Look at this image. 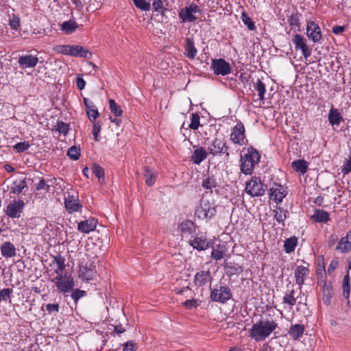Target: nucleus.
<instances>
[{
  "mask_svg": "<svg viewBox=\"0 0 351 351\" xmlns=\"http://www.w3.org/2000/svg\"><path fill=\"white\" fill-rule=\"evenodd\" d=\"M277 327L278 324L274 320L261 319L252 325L249 330V337L257 342L264 341Z\"/></svg>",
  "mask_w": 351,
  "mask_h": 351,
  "instance_id": "obj_1",
  "label": "nucleus"
},
{
  "mask_svg": "<svg viewBox=\"0 0 351 351\" xmlns=\"http://www.w3.org/2000/svg\"><path fill=\"white\" fill-rule=\"evenodd\" d=\"M261 156L258 152L254 147L247 148V153L241 156V171L245 175L252 174L254 167L259 162Z\"/></svg>",
  "mask_w": 351,
  "mask_h": 351,
  "instance_id": "obj_2",
  "label": "nucleus"
},
{
  "mask_svg": "<svg viewBox=\"0 0 351 351\" xmlns=\"http://www.w3.org/2000/svg\"><path fill=\"white\" fill-rule=\"evenodd\" d=\"M52 281L58 290L63 293L71 291L75 285L73 277L68 272L57 275Z\"/></svg>",
  "mask_w": 351,
  "mask_h": 351,
  "instance_id": "obj_3",
  "label": "nucleus"
},
{
  "mask_svg": "<svg viewBox=\"0 0 351 351\" xmlns=\"http://www.w3.org/2000/svg\"><path fill=\"white\" fill-rule=\"evenodd\" d=\"M216 214V208L213 202L202 198L199 206L196 209L195 215L199 219H209Z\"/></svg>",
  "mask_w": 351,
  "mask_h": 351,
  "instance_id": "obj_4",
  "label": "nucleus"
},
{
  "mask_svg": "<svg viewBox=\"0 0 351 351\" xmlns=\"http://www.w3.org/2000/svg\"><path fill=\"white\" fill-rule=\"evenodd\" d=\"M267 186L264 184L260 178L252 177L250 181L246 183L245 191L252 197L262 196L265 194Z\"/></svg>",
  "mask_w": 351,
  "mask_h": 351,
  "instance_id": "obj_5",
  "label": "nucleus"
},
{
  "mask_svg": "<svg viewBox=\"0 0 351 351\" xmlns=\"http://www.w3.org/2000/svg\"><path fill=\"white\" fill-rule=\"evenodd\" d=\"M232 297V293L228 286H219V288L212 289L210 298L214 302L226 303Z\"/></svg>",
  "mask_w": 351,
  "mask_h": 351,
  "instance_id": "obj_6",
  "label": "nucleus"
},
{
  "mask_svg": "<svg viewBox=\"0 0 351 351\" xmlns=\"http://www.w3.org/2000/svg\"><path fill=\"white\" fill-rule=\"evenodd\" d=\"M208 153L213 156L224 154L226 158H229L228 147L222 139L215 138L208 147Z\"/></svg>",
  "mask_w": 351,
  "mask_h": 351,
  "instance_id": "obj_7",
  "label": "nucleus"
},
{
  "mask_svg": "<svg viewBox=\"0 0 351 351\" xmlns=\"http://www.w3.org/2000/svg\"><path fill=\"white\" fill-rule=\"evenodd\" d=\"M213 73L217 75H226L231 73L232 69L229 62L223 58L213 59L210 65Z\"/></svg>",
  "mask_w": 351,
  "mask_h": 351,
  "instance_id": "obj_8",
  "label": "nucleus"
},
{
  "mask_svg": "<svg viewBox=\"0 0 351 351\" xmlns=\"http://www.w3.org/2000/svg\"><path fill=\"white\" fill-rule=\"evenodd\" d=\"M97 274L95 266L93 263L79 265L78 277L83 281L89 282L93 279Z\"/></svg>",
  "mask_w": 351,
  "mask_h": 351,
  "instance_id": "obj_9",
  "label": "nucleus"
},
{
  "mask_svg": "<svg viewBox=\"0 0 351 351\" xmlns=\"http://www.w3.org/2000/svg\"><path fill=\"white\" fill-rule=\"evenodd\" d=\"M230 139L234 144L243 145L245 144V128L241 122L233 128L230 134Z\"/></svg>",
  "mask_w": 351,
  "mask_h": 351,
  "instance_id": "obj_10",
  "label": "nucleus"
},
{
  "mask_svg": "<svg viewBox=\"0 0 351 351\" xmlns=\"http://www.w3.org/2000/svg\"><path fill=\"white\" fill-rule=\"evenodd\" d=\"M199 10L197 5H191L189 7L182 9L179 12V16L182 19L184 23L193 22L197 19L196 13L199 12Z\"/></svg>",
  "mask_w": 351,
  "mask_h": 351,
  "instance_id": "obj_11",
  "label": "nucleus"
},
{
  "mask_svg": "<svg viewBox=\"0 0 351 351\" xmlns=\"http://www.w3.org/2000/svg\"><path fill=\"white\" fill-rule=\"evenodd\" d=\"M292 42L296 50H301L304 57L307 59L311 55V50L306 43L304 37L298 34L294 35Z\"/></svg>",
  "mask_w": 351,
  "mask_h": 351,
  "instance_id": "obj_12",
  "label": "nucleus"
},
{
  "mask_svg": "<svg viewBox=\"0 0 351 351\" xmlns=\"http://www.w3.org/2000/svg\"><path fill=\"white\" fill-rule=\"evenodd\" d=\"M306 34L308 38L314 43H319L322 37L320 27L315 21H310L307 23Z\"/></svg>",
  "mask_w": 351,
  "mask_h": 351,
  "instance_id": "obj_13",
  "label": "nucleus"
},
{
  "mask_svg": "<svg viewBox=\"0 0 351 351\" xmlns=\"http://www.w3.org/2000/svg\"><path fill=\"white\" fill-rule=\"evenodd\" d=\"M287 195V189L280 184H275L270 189V199L277 204L281 203Z\"/></svg>",
  "mask_w": 351,
  "mask_h": 351,
  "instance_id": "obj_14",
  "label": "nucleus"
},
{
  "mask_svg": "<svg viewBox=\"0 0 351 351\" xmlns=\"http://www.w3.org/2000/svg\"><path fill=\"white\" fill-rule=\"evenodd\" d=\"M24 202L19 199L15 201L14 203L8 204L6 208V214L12 218H19L21 216V213L23 211L24 207Z\"/></svg>",
  "mask_w": 351,
  "mask_h": 351,
  "instance_id": "obj_15",
  "label": "nucleus"
},
{
  "mask_svg": "<svg viewBox=\"0 0 351 351\" xmlns=\"http://www.w3.org/2000/svg\"><path fill=\"white\" fill-rule=\"evenodd\" d=\"M189 243L194 249L199 251L205 250L211 245L210 241L204 236L196 237L195 239L189 240Z\"/></svg>",
  "mask_w": 351,
  "mask_h": 351,
  "instance_id": "obj_16",
  "label": "nucleus"
},
{
  "mask_svg": "<svg viewBox=\"0 0 351 351\" xmlns=\"http://www.w3.org/2000/svg\"><path fill=\"white\" fill-rule=\"evenodd\" d=\"M213 280L210 271H200L194 277V283L197 287H202Z\"/></svg>",
  "mask_w": 351,
  "mask_h": 351,
  "instance_id": "obj_17",
  "label": "nucleus"
},
{
  "mask_svg": "<svg viewBox=\"0 0 351 351\" xmlns=\"http://www.w3.org/2000/svg\"><path fill=\"white\" fill-rule=\"evenodd\" d=\"M97 220L95 218H89L80 221L77 224V230L84 233H89L96 228Z\"/></svg>",
  "mask_w": 351,
  "mask_h": 351,
  "instance_id": "obj_18",
  "label": "nucleus"
},
{
  "mask_svg": "<svg viewBox=\"0 0 351 351\" xmlns=\"http://www.w3.org/2000/svg\"><path fill=\"white\" fill-rule=\"evenodd\" d=\"M18 62L22 69L33 68L38 64V58L36 56L25 55L19 57Z\"/></svg>",
  "mask_w": 351,
  "mask_h": 351,
  "instance_id": "obj_19",
  "label": "nucleus"
},
{
  "mask_svg": "<svg viewBox=\"0 0 351 351\" xmlns=\"http://www.w3.org/2000/svg\"><path fill=\"white\" fill-rule=\"evenodd\" d=\"M336 249L342 253H347L351 251V230L346 233L338 242Z\"/></svg>",
  "mask_w": 351,
  "mask_h": 351,
  "instance_id": "obj_20",
  "label": "nucleus"
},
{
  "mask_svg": "<svg viewBox=\"0 0 351 351\" xmlns=\"http://www.w3.org/2000/svg\"><path fill=\"white\" fill-rule=\"evenodd\" d=\"M64 205L66 210L70 213L78 211L82 207L78 199H75L73 195H68V196L65 197Z\"/></svg>",
  "mask_w": 351,
  "mask_h": 351,
  "instance_id": "obj_21",
  "label": "nucleus"
},
{
  "mask_svg": "<svg viewBox=\"0 0 351 351\" xmlns=\"http://www.w3.org/2000/svg\"><path fill=\"white\" fill-rule=\"evenodd\" d=\"M309 274V269L307 267L299 265L295 269L294 275L295 282L301 287L304 282V278Z\"/></svg>",
  "mask_w": 351,
  "mask_h": 351,
  "instance_id": "obj_22",
  "label": "nucleus"
},
{
  "mask_svg": "<svg viewBox=\"0 0 351 351\" xmlns=\"http://www.w3.org/2000/svg\"><path fill=\"white\" fill-rule=\"evenodd\" d=\"M197 51L195 47L194 41L192 38H186L185 39L184 55L190 58L193 59L197 55Z\"/></svg>",
  "mask_w": 351,
  "mask_h": 351,
  "instance_id": "obj_23",
  "label": "nucleus"
},
{
  "mask_svg": "<svg viewBox=\"0 0 351 351\" xmlns=\"http://www.w3.org/2000/svg\"><path fill=\"white\" fill-rule=\"evenodd\" d=\"M208 156L207 151L200 147L194 150L192 156H191V161L193 163L196 165H199L203 160H204Z\"/></svg>",
  "mask_w": 351,
  "mask_h": 351,
  "instance_id": "obj_24",
  "label": "nucleus"
},
{
  "mask_svg": "<svg viewBox=\"0 0 351 351\" xmlns=\"http://www.w3.org/2000/svg\"><path fill=\"white\" fill-rule=\"evenodd\" d=\"M71 56L80 57V58H90L92 56V53L85 47L80 45H71Z\"/></svg>",
  "mask_w": 351,
  "mask_h": 351,
  "instance_id": "obj_25",
  "label": "nucleus"
},
{
  "mask_svg": "<svg viewBox=\"0 0 351 351\" xmlns=\"http://www.w3.org/2000/svg\"><path fill=\"white\" fill-rule=\"evenodd\" d=\"M1 252L3 256L11 258L16 255V248L10 242L6 241L1 244Z\"/></svg>",
  "mask_w": 351,
  "mask_h": 351,
  "instance_id": "obj_26",
  "label": "nucleus"
},
{
  "mask_svg": "<svg viewBox=\"0 0 351 351\" xmlns=\"http://www.w3.org/2000/svg\"><path fill=\"white\" fill-rule=\"evenodd\" d=\"M227 254V248L224 245H217L213 248L211 257L215 261L223 259Z\"/></svg>",
  "mask_w": 351,
  "mask_h": 351,
  "instance_id": "obj_27",
  "label": "nucleus"
},
{
  "mask_svg": "<svg viewBox=\"0 0 351 351\" xmlns=\"http://www.w3.org/2000/svg\"><path fill=\"white\" fill-rule=\"evenodd\" d=\"M322 292V300L324 303L327 306L330 305L333 295V290L331 284L325 282L323 286Z\"/></svg>",
  "mask_w": 351,
  "mask_h": 351,
  "instance_id": "obj_28",
  "label": "nucleus"
},
{
  "mask_svg": "<svg viewBox=\"0 0 351 351\" xmlns=\"http://www.w3.org/2000/svg\"><path fill=\"white\" fill-rule=\"evenodd\" d=\"M343 117L339 110L336 108H331L328 113V121L332 125H339Z\"/></svg>",
  "mask_w": 351,
  "mask_h": 351,
  "instance_id": "obj_29",
  "label": "nucleus"
},
{
  "mask_svg": "<svg viewBox=\"0 0 351 351\" xmlns=\"http://www.w3.org/2000/svg\"><path fill=\"white\" fill-rule=\"evenodd\" d=\"M143 175L147 186H151L154 185L157 176L149 167H145L143 168Z\"/></svg>",
  "mask_w": 351,
  "mask_h": 351,
  "instance_id": "obj_30",
  "label": "nucleus"
},
{
  "mask_svg": "<svg viewBox=\"0 0 351 351\" xmlns=\"http://www.w3.org/2000/svg\"><path fill=\"white\" fill-rule=\"evenodd\" d=\"M283 348L280 345L278 339H273L263 344L261 351H282Z\"/></svg>",
  "mask_w": 351,
  "mask_h": 351,
  "instance_id": "obj_31",
  "label": "nucleus"
},
{
  "mask_svg": "<svg viewBox=\"0 0 351 351\" xmlns=\"http://www.w3.org/2000/svg\"><path fill=\"white\" fill-rule=\"evenodd\" d=\"M65 258L61 255L54 256L53 257V261L51 265L56 264L57 268L54 269V272L58 275L63 274V271L65 269Z\"/></svg>",
  "mask_w": 351,
  "mask_h": 351,
  "instance_id": "obj_32",
  "label": "nucleus"
},
{
  "mask_svg": "<svg viewBox=\"0 0 351 351\" xmlns=\"http://www.w3.org/2000/svg\"><path fill=\"white\" fill-rule=\"evenodd\" d=\"M312 218L318 223H326L330 219L328 213L322 209H317Z\"/></svg>",
  "mask_w": 351,
  "mask_h": 351,
  "instance_id": "obj_33",
  "label": "nucleus"
},
{
  "mask_svg": "<svg viewBox=\"0 0 351 351\" xmlns=\"http://www.w3.org/2000/svg\"><path fill=\"white\" fill-rule=\"evenodd\" d=\"M178 229L182 234L188 235L195 230V226L191 221L185 220L179 225Z\"/></svg>",
  "mask_w": 351,
  "mask_h": 351,
  "instance_id": "obj_34",
  "label": "nucleus"
},
{
  "mask_svg": "<svg viewBox=\"0 0 351 351\" xmlns=\"http://www.w3.org/2000/svg\"><path fill=\"white\" fill-rule=\"evenodd\" d=\"M304 328L301 324H294L290 327L289 334L295 340L301 337L304 333Z\"/></svg>",
  "mask_w": 351,
  "mask_h": 351,
  "instance_id": "obj_35",
  "label": "nucleus"
},
{
  "mask_svg": "<svg viewBox=\"0 0 351 351\" xmlns=\"http://www.w3.org/2000/svg\"><path fill=\"white\" fill-rule=\"evenodd\" d=\"M254 89L258 92L259 97V103L257 106H261L265 99V93L266 91L265 84L260 80L258 79L256 83L254 86Z\"/></svg>",
  "mask_w": 351,
  "mask_h": 351,
  "instance_id": "obj_36",
  "label": "nucleus"
},
{
  "mask_svg": "<svg viewBox=\"0 0 351 351\" xmlns=\"http://www.w3.org/2000/svg\"><path fill=\"white\" fill-rule=\"evenodd\" d=\"M77 28V23L72 20L64 21L61 24V30L66 34L73 33L76 30Z\"/></svg>",
  "mask_w": 351,
  "mask_h": 351,
  "instance_id": "obj_37",
  "label": "nucleus"
},
{
  "mask_svg": "<svg viewBox=\"0 0 351 351\" xmlns=\"http://www.w3.org/2000/svg\"><path fill=\"white\" fill-rule=\"evenodd\" d=\"M291 166L295 171L299 172L302 174L305 173L308 169V164L304 160H294L292 162Z\"/></svg>",
  "mask_w": 351,
  "mask_h": 351,
  "instance_id": "obj_38",
  "label": "nucleus"
},
{
  "mask_svg": "<svg viewBox=\"0 0 351 351\" xmlns=\"http://www.w3.org/2000/svg\"><path fill=\"white\" fill-rule=\"evenodd\" d=\"M225 269L227 271V274L228 276H234L237 274H241L243 271V267L240 266L239 264H226Z\"/></svg>",
  "mask_w": 351,
  "mask_h": 351,
  "instance_id": "obj_39",
  "label": "nucleus"
},
{
  "mask_svg": "<svg viewBox=\"0 0 351 351\" xmlns=\"http://www.w3.org/2000/svg\"><path fill=\"white\" fill-rule=\"evenodd\" d=\"M298 244V239L295 237H291L287 239L284 242L285 250L287 253L289 254L295 250Z\"/></svg>",
  "mask_w": 351,
  "mask_h": 351,
  "instance_id": "obj_40",
  "label": "nucleus"
},
{
  "mask_svg": "<svg viewBox=\"0 0 351 351\" xmlns=\"http://www.w3.org/2000/svg\"><path fill=\"white\" fill-rule=\"evenodd\" d=\"M274 218L279 223H283L284 221L287 219L288 211L287 210L283 209L281 207H277L276 209L274 210Z\"/></svg>",
  "mask_w": 351,
  "mask_h": 351,
  "instance_id": "obj_41",
  "label": "nucleus"
},
{
  "mask_svg": "<svg viewBox=\"0 0 351 351\" xmlns=\"http://www.w3.org/2000/svg\"><path fill=\"white\" fill-rule=\"evenodd\" d=\"M295 291L293 289L287 292L283 296V302L287 304L291 308L296 304V298H295Z\"/></svg>",
  "mask_w": 351,
  "mask_h": 351,
  "instance_id": "obj_42",
  "label": "nucleus"
},
{
  "mask_svg": "<svg viewBox=\"0 0 351 351\" xmlns=\"http://www.w3.org/2000/svg\"><path fill=\"white\" fill-rule=\"evenodd\" d=\"M300 16H301V14H299L298 12L292 14L288 19L289 25L291 27H298L299 29L300 27Z\"/></svg>",
  "mask_w": 351,
  "mask_h": 351,
  "instance_id": "obj_43",
  "label": "nucleus"
},
{
  "mask_svg": "<svg viewBox=\"0 0 351 351\" xmlns=\"http://www.w3.org/2000/svg\"><path fill=\"white\" fill-rule=\"evenodd\" d=\"M26 186L25 180H16L14 182V186L12 187L11 192L15 194L21 193L24 188Z\"/></svg>",
  "mask_w": 351,
  "mask_h": 351,
  "instance_id": "obj_44",
  "label": "nucleus"
},
{
  "mask_svg": "<svg viewBox=\"0 0 351 351\" xmlns=\"http://www.w3.org/2000/svg\"><path fill=\"white\" fill-rule=\"evenodd\" d=\"M200 125L199 116L197 113H192L191 117V123L189 125V128L191 130H196Z\"/></svg>",
  "mask_w": 351,
  "mask_h": 351,
  "instance_id": "obj_45",
  "label": "nucleus"
},
{
  "mask_svg": "<svg viewBox=\"0 0 351 351\" xmlns=\"http://www.w3.org/2000/svg\"><path fill=\"white\" fill-rule=\"evenodd\" d=\"M80 155V148L75 145L71 147L67 151V156L73 160L79 159Z\"/></svg>",
  "mask_w": 351,
  "mask_h": 351,
  "instance_id": "obj_46",
  "label": "nucleus"
},
{
  "mask_svg": "<svg viewBox=\"0 0 351 351\" xmlns=\"http://www.w3.org/2000/svg\"><path fill=\"white\" fill-rule=\"evenodd\" d=\"M202 186L207 190L213 191V189L217 186V183L213 178L208 177L202 182Z\"/></svg>",
  "mask_w": 351,
  "mask_h": 351,
  "instance_id": "obj_47",
  "label": "nucleus"
},
{
  "mask_svg": "<svg viewBox=\"0 0 351 351\" xmlns=\"http://www.w3.org/2000/svg\"><path fill=\"white\" fill-rule=\"evenodd\" d=\"M109 106L111 112L117 117H119L122 114L123 110L121 106L117 104L114 99H110Z\"/></svg>",
  "mask_w": 351,
  "mask_h": 351,
  "instance_id": "obj_48",
  "label": "nucleus"
},
{
  "mask_svg": "<svg viewBox=\"0 0 351 351\" xmlns=\"http://www.w3.org/2000/svg\"><path fill=\"white\" fill-rule=\"evenodd\" d=\"M241 19L250 30H254L256 29L254 21L245 12L242 13Z\"/></svg>",
  "mask_w": 351,
  "mask_h": 351,
  "instance_id": "obj_49",
  "label": "nucleus"
},
{
  "mask_svg": "<svg viewBox=\"0 0 351 351\" xmlns=\"http://www.w3.org/2000/svg\"><path fill=\"white\" fill-rule=\"evenodd\" d=\"M166 0H154L152 3L153 8L156 12H160L162 14H164L165 11V8L164 6V2Z\"/></svg>",
  "mask_w": 351,
  "mask_h": 351,
  "instance_id": "obj_50",
  "label": "nucleus"
},
{
  "mask_svg": "<svg viewBox=\"0 0 351 351\" xmlns=\"http://www.w3.org/2000/svg\"><path fill=\"white\" fill-rule=\"evenodd\" d=\"M86 295V292L84 290H80L79 289H73L72 293L71 294V297L74 300L75 303L77 304L78 300L85 296Z\"/></svg>",
  "mask_w": 351,
  "mask_h": 351,
  "instance_id": "obj_51",
  "label": "nucleus"
},
{
  "mask_svg": "<svg viewBox=\"0 0 351 351\" xmlns=\"http://www.w3.org/2000/svg\"><path fill=\"white\" fill-rule=\"evenodd\" d=\"M135 6L141 10L147 11L150 9V3L146 0H132Z\"/></svg>",
  "mask_w": 351,
  "mask_h": 351,
  "instance_id": "obj_52",
  "label": "nucleus"
},
{
  "mask_svg": "<svg viewBox=\"0 0 351 351\" xmlns=\"http://www.w3.org/2000/svg\"><path fill=\"white\" fill-rule=\"evenodd\" d=\"M93 171L95 176L98 178L100 182L101 179L104 178V169L97 164H93Z\"/></svg>",
  "mask_w": 351,
  "mask_h": 351,
  "instance_id": "obj_53",
  "label": "nucleus"
},
{
  "mask_svg": "<svg viewBox=\"0 0 351 351\" xmlns=\"http://www.w3.org/2000/svg\"><path fill=\"white\" fill-rule=\"evenodd\" d=\"M56 130L66 136L69 130V125L62 121H58Z\"/></svg>",
  "mask_w": 351,
  "mask_h": 351,
  "instance_id": "obj_54",
  "label": "nucleus"
},
{
  "mask_svg": "<svg viewBox=\"0 0 351 351\" xmlns=\"http://www.w3.org/2000/svg\"><path fill=\"white\" fill-rule=\"evenodd\" d=\"M343 295L346 298H348L350 292V277L348 274L346 275L343 278Z\"/></svg>",
  "mask_w": 351,
  "mask_h": 351,
  "instance_id": "obj_55",
  "label": "nucleus"
},
{
  "mask_svg": "<svg viewBox=\"0 0 351 351\" xmlns=\"http://www.w3.org/2000/svg\"><path fill=\"white\" fill-rule=\"evenodd\" d=\"M30 147V144L28 141H23L16 143L14 145V149H16L19 153H22L27 150Z\"/></svg>",
  "mask_w": 351,
  "mask_h": 351,
  "instance_id": "obj_56",
  "label": "nucleus"
},
{
  "mask_svg": "<svg viewBox=\"0 0 351 351\" xmlns=\"http://www.w3.org/2000/svg\"><path fill=\"white\" fill-rule=\"evenodd\" d=\"M9 25L12 29L17 30L20 27L19 18L17 16L13 14L12 16L9 19Z\"/></svg>",
  "mask_w": 351,
  "mask_h": 351,
  "instance_id": "obj_57",
  "label": "nucleus"
},
{
  "mask_svg": "<svg viewBox=\"0 0 351 351\" xmlns=\"http://www.w3.org/2000/svg\"><path fill=\"white\" fill-rule=\"evenodd\" d=\"M341 172L344 175L351 172V150L348 158L346 160L345 163L342 166Z\"/></svg>",
  "mask_w": 351,
  "mask_h": 351,
  "instance_id": "obj_58",
  "label": "nucleus"
},
{
  "mask_svg": "<svg viewBox=\"0 0 351 351\" xmlns=\"http://www.w3.org/2000/svg\"><path fill=\"white\" fill-rule=\"evenodd\" d=\"M86 114L88 115V119L91 122H94L99 116V113L96 108L93 109H90L89 110H86Z\"/></svg>",
  "mask_w": 351,
  "mask_h": 351,
  "instance_id": "obj_59",
  "label": "nucleus"
},
{
  "mask_svg": "<svg viewBox=\"0 0 351 351\" xmlns=\"http://www.w3.org/2000/svg\"><path fill=\"white\" fill-rule=\"evenodd\" d=\"M101 125L98 122H95L93 123V134L95 141H99V135L101 132Z\"/></svg>",
  "mask_w": 351,
  "mask_h": 351,
  "instance_id": "obj_60",
  "label": "nucleus"
},
{
  "mask_svg": "<svg viewBox=\"0 0 351 351\" xmlns=\"http://www.w3.org/2000/svg\"><path fill=\"white\" fill-rule=\"evenodd\" d=\"M12 290L10 289H3L0 291V302L2 300H7L10 298V294Z\"/></svg>",
  "mask_w": 351,
  "mask_h": 351,
  "instance_id": "obj_61",
  "label": "nucleus"
},
{
  "mask_svg": "<svg viewBox=\"0 0 351 351\" xmlns=\"http://www.w3.org/2000/svg\"><path fill=\"white\" fill-rule=\"evenodd\" d=\"M182 305L187 309L195 308L197 306V300L195 299L187 300L182 303Z\"/></svg>",
  "mask_w": 351,
  "mask_h": 351,
  "instance_id": "obj_62",
  "label": "nucleus"
},
{
  "mask_svg": "<svg viewBox=\"0 0 351 351\" xmlns=\"http://www.w3.org/2000/svg\"><path fill=\"white\" fill-rule=\"evenodd\" d=\"M59 304H47L46 305V310L49 314H51L52 313H58L59 311Z\"/></svg>",
  "mask_w": 351,
  "mask_h": 351,
  "instance_id": "obj_63",
  "label": "nucleus"
},
{
  "mask_svg": "<svg viewBox=\"0 0 351 351\" xmlns=\"http://www.w3.org/2000/svg\"><path fill=\"white\" fill-rule=\"evenodd\" d=\"M136 343L132 341H128L123 344V351H134Z\"/></svg>",
  "mask_w": 351,
  "mask_h": 351,
  "instance_id": "obj_64",
  "label": "nucleus"
}]
</instances>
